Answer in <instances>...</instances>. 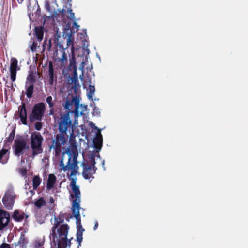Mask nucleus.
<instances>
[{"mask_svg": "<svg viewBox=\"0 0 248 248\" xmlns=\"http://www.w3.org/2000/svg\"><path fill=\"white\" fill-rule=\"evenodd\" d=\"M72 98V100L67 98L65 102L63 104L66 112L63 114H61L58 121V133L52 139L51 144L48 145L49 151L53 148L56 156L60 155L62 146L67 144L69 136L71 137L73 135V124L69 115L70 112H73L70 110V107L72 106L75 99L73 96Z\"/></svg>", "mask_w": 248, "mask_h": 248, "instance_id": "nucleus-1", "label": "nucleus"}, {"mask_svg": "<svg viewBox=\"0 0 248 248\" xmlns=\"http://www.w3.org/2000/svg\"><path fill=\"white\" fill-rule=\"evenodd\" d=\"M53 57L55 60L59 62L61 68L64 67L62 71L64 78H78L76 57L73 51L71 56H70L69 64L66 68L65 66L67 64L68 59L64 49H57L54 53Z\"/></svg>", "mask_w": 248, "mask_h": 248, "instance_id": "nucleus-2", "label": "nucleus"}, {"mask_svg": "<svg viewBox=\"0 0 248 248\" xmlns=\"http://www.w3.org/2000/svg\"><path fill=\"white\" fill-rule=\"evenodd\" d=\"M69 227L63 224L58 229H51L49 238L51 242V248H66L71 245L72 238L68 239Z\"/></svg>", "mask_w": 248, "mask_h": 248, "instance_id": "nucleus-3", "label": "nucleus"}, {"mask_svg": "<svg viewBox=\"0 0 248 248\" xmlns=\"http://www.w3.org/2000/svg\"><path fill=\"white\" fill-rule=\"evenodd\" d=\"M62 145V146H64ZM62 148V147H61ZM51 149L53 150V154L55 156L56 158H59L60 157L62 152H61L60 155L59 156H56L55 155L54 150L52 148ZM62 151V149H61V151ZM66 152L68 154V161L67 163V164L65 165L64 163V156L65 155V152H63L62 153V156L61 157L60 162H59V166L60 167V170H63L64 172H65L67 170H71V172L69 173V172L67 173V176L68 178L72 177L73 176L76 175L78 171V161L77 160V155L76 153H73V155H72L71 153L70 152L69 149L68 148L66 150Z\"/></svg>", "mask_w": 248, "mask_h": 248, "instance_id": "nucleus-4", "label": "nucleus"}, {"mask_svg": "<svg viewBox=\"0 0 248 248\" xmlns=\"http://www.w3.org/2000/svg\"><path fill=\"white\" fill-rule=\"evenodd\" d=\"M30 139L33 156L42 153L43 151L42 143L44 139L41 134L39 132H34L31 134Z\"/></svg>", "mask_w": 248, "mask_h": 248, "instance_id": "nucleus-5", "label": "nucleus"}, {"mask_svg": "<svg viewBox=\"0 0 248 248\" xmlns=\"http://www.w3.org/2000/svg\"><path fill=\"white\" fill-rule=\"evenodd\" d=\"M95 157L94 155H91L90 162L83 163L82 164L83 167L82 174L83 177L85 179L94 178L93 175L96 173L97 170V168L95 166L96 164Z\"/></svg>", "mask_w": 248, "mask_h": 248, "instance_id": "nucleus-6", "label": "nucleus"}, {"mask_svg": "<svg viewBox=\"0 0 248 248\" xmlns=\"http://www.w3.org/2000/svg\"><path fill=\"white\" fill-rule=\"evenodd\" d=\"M69 178L71 180L70 186L71 187L73 193V194H70V197L74 199L72 201V207L74 209L75 207L77 208L80 206L81 193L79 186L76 185L77 178H72V177Z\"/></svg>", "mask_w": 248, "mask_h": 248, "instance_id": "nucleus-7", "label": "nucleus"}, {"mask_svg": "<svg viewBox=\"0 0 248 248\" xmlns=\"http://www.w3.org/2000/svg\"><path fill=\"white\" fill-rule=\"evenodd\" d=\"M80 209V207H77V208H74V209L73 207H71V210L72 212V214L74 217H75L76 220V223L77 225V227L78 228L77 232V237H76V241L78 243V248L81 246V243L82 241V233L84 231V229L82 228L81 225V217L79 213V209Z\"/></svg>", "mask_w": 248, "mask_h": 248, "instance_id": "nucleus-8", "label": "nucleus"}, {"mask_svg": "<svg viewBox=\"0 0 248 248\" xmlns=\"http://www.w3.org/2000/svg\"><path fill=\"white\" fill-rule=\"evenodd\" d=\"M46 106L44 103L35 104L32 108L30 118L34 120L41 121L44 117Z\"/></svg>", "mask_w": 248, "mask_h": 248, "instance_id": "nucleus-9", "label": "nucleus"}, {"mask_svg": "<svg viewBox=\"0 0 248 248\" xmlns=\"http://www.w3.org/2000/svg\"><path fill=\"white\" fill-rule=\"evenodd\" d=\"M13 148L15 155L19 157L24 154L25 150L29 149V146L27 144L25 139L20 137L15 140Z\"/></svg>", "mask_w": 248, "mask_h": 248, "instance_id": "nucleus-10", "label": "nucleus"}, {"mask_svg": "<svg viewBox=\"0 0 248 248\" xmlns=\"http://www.w3.org/2000/svg\"><path fill=\"white\" fill-rule=\"evenodd\" d=\"M16 195L13 190L9 189L5 192L2 198V202L5 208L8 210L12 209Z\"/></svg>", "mask_w": 248, "mask_h": 248, "instance_id": "nucleus-11", "label": "nucleus"}, {"mask_svg": "<svg viewBox=\"0 0 248 248\" xmlns=\"http://www.w3.org/2000/svg\"><path fill=\"white\" fill-rule=\"evenodd\" d=\"M67 82L70 84V90L76 96L80 93L81 86L79 84L78 78H67Z\"/></svg>", "mask_w": 248, "mask_h": 248, "instance_id": "nucleus-12", "label": "nucleus"}, {"mask_svg": "<svg viewBox=\"0 0 248 248\" xmlns=\"http://www.w3.org/2000/svg\"><path fill=\"white\" fill-rule=\"evenodd\" d=\"M10 220V214L2 209H0V230L7 227Z\"/></svg>", "mask_w": 248, "mask_h": 248, "instance_id": "nucleus-13", "label": "nucleus"}, {"mask_svg": "<svg viewBox=\"0 0 248 248\" xmlns=\"http://www.w3.org/2000/svg\"><path fill=\"white\" fill-rule=\"evenodd\" d=\"M90 124L91 125H93L94 126V128L98 130V132L96 135V137L93 139V144L94 145V148L96 150H99L101 149L103 143L102 135L101 134L100 129L95 126L93 123L91 122Z\"/></svg>", "mask_w": 248, "mask_h": 248, "instance_id": "nucleus-14", "label": "nucleus"}, {"mask_svg": "<svg viewBox=\"0 0 248 248\" xmlns=\"http://www.w3.org/2000/svg\"><path fill=\"white\" fill-rule=\"evenodd\" d=\"M17 64V60L16 58H12L10 66V78H16V72L20 70V67Z\"/></svg>", "mask_w": 248, "mask_h": 248, "instance_id": "nucleus-15", "label": "nucleus"}, {"mask_svg": "<svg viewBox=\"0 0 248 248\" xmlns=\"http://www.w3.org/2000/svg\"><path fill=\"white\" fill-rule=\"evenodd\" d=\"M11 217L15 221L19 222L22 221L24 218H27L29 216L22 211L16 210L14 211Z\"/></svg>", "mask_w": 248, "mask_h": 248, "instance_id": "nucleus-16", "label": "nucleus"}, {"mask_svg": "<svg viewBox=\"0 0 248 248\" xmlns=\"http://www.w3.org/2000/svg\"><path fill=\"white\" fill-rule=\"evenodd\" d=\"M36 78H27L26 84H30L26 88V95L29 98H31L32 96L34 90L33 84Z\"/></svg>", "mask_w": 248, "mask_h": 248, "instance_id": "nucleus-17", "label": "nucleus"}, {"mask_svg": "<svg viewBox=\"0 0 248 248\" xmlns=\"http://www.w3.org/2000/svg\"><path fill=\"white\" fill-rule=\"evenodd\" d=\"M19 117L20 121L24 125H26L27 123V110L26 108V105L25 103H22L21 105L19 107Z\"/></svg>", "mask_w": 248, "mask_h": 248, "instance_id": "nucleus-18", "label": "nucleus"}, {"mask_svg": "<svg viewBox=\"0 0 248 248\" xmlns=\"http://www.w3.org/2000/svg\"><path fill=\"white\" fill-rule=\"evenodd\" d=\"M8 150L4 148H2L0 151V163L2 164H6L9 158V155L8 153Z\"/></svg>", "mask_w": 248, "mask_h": 248, "instance_id": "nucleus-19", "label": "nucleus"}, {"mask_svg": "<svg viewBox=\"0 0 248 248\" xmlns=\"http://www.w3.org/2000/svg\"><path fill=\"white\" fill-rule=\"evenodd\" d=\"M80 70L81 71V74L79 75L78 78H93L95 76L92 68H86L85 71L83 67H82L80 69Z\"/></svg>", "mask_w": 248, "mask_h": 248, "instance_id": "nucleus-20", "label": "nucleus"}, {"mask_svg": "<svg viewBox=\"0 0 248 248\" xmlns=\"http://www.w3.org/2000/svg\"><path fill=\"white\" fill-rule=\"evenodd\" d=\"M34 33L36 38L39 41L42 40L44 36V27L42 26H37L35 27Z\"/></svg>", "mask_w": 248, "mask_h": 248, "instance_id": "nucleus-21", "label": "nucleus"}, {"mask_svg": "<svg viewBox=\"0 0 248 248\" xmlns=\"http://www.w3.org/2000/svg\"><path fill=\"white\" fill-rule=\"evenodd\" d=\"M56 181V177L53 174H50L46 184V188L50 190L53 188Z\"/></svg>", "mask_w": 248, "mask_h": 248, "instance_id": "nucleus-22", "label": "nucleus"}, {"mask_svg": "<svg viewBox=\"0 0 248 248\" xmlns=\"http://www.w3.org/2000/svg\"><path fill=\"white\" fill-rule=\"evenodd\" d=\"M45 242V236L42 238H37L33 242V248H44V245Z\"/></svg>", "mask_w": 248, "mask_h": 248, "instance_id": "nucleus-23", "label": "nucleus"}, {"mask_svg": "<svg viewBox=\"0 0 248 248\" xmlns=\"http://www.w3.org/2000/svg\"><path fill=\"white\" fill-rule=\"evenodd\" d=\"M29 74L27 78H36L37 76L40 78L39 73L37 71V69L34 65H31L28 72Z\"/></svg>", "mask_w": 248, "mask_h": 248, "instance_id": "nucleus-24", "label": "nucleus"}, {"mask_svg": "<svg viewBox=\"0 0 248 248\" xmlns=\"http://www.w3.org/2000/svg\"><path fill=\"white\" fill-rule=\"evenodd\" d=\"M27 244L24 235L22 234L18 242L15 243L14 245L16 247L19 245L21 248H26L27 247Z\"/></svg>", "mask_w": 248, "mask_h": 248, "instance_id": "nucleus-25", "label": "nucleus"}, {"mask_svg": "<svg viewBox=\"0 0 248 248\" xmlns=\"http://www.w3.org/2000/svg\"><path fill=\"white\" fill-rule=\"evenodd\" d=\"M46 201L43 197L39 198L34 203V205L37 209H40L42 206H46Z\"/></svg>", "mask_w": 248, "mask_h": 248, "instance_id": "nucleus-26", "label": "nucleus"}, {"mask_svg": "<svg viewBox=\"0 0 248 248\" xmlns=\"http://www.w3.org/2000/svg\"><path fill=\"white\" fill-rule=\"evenodd\" d=\"M55 222L51 229H58L60 227L64 221L63 219H61L60 217H55L54 218Z\"/></svg>", "mask_w": 248, "mask_h": 248, "instance_id": "nucleus-27", "label": "nucleus"}, {"mask_svg": "<svg viewBox=\"0 0 248 248\" xmlns=\"http://www.w3.org/2000/svg\"><path fill=\"white\" fill-rule=\"evenodd\" d=\"M41 181V179L39 176L36 175L33 177L32 180L33 189L36 190L37 188L40 184Z\"/></svg>", "mask_w": 248, "mask_h": 248, "instance_id": "nucleus-28", "label": "nucleus"}, {"mask_svg": "<svg viewBox=\"0 0 248 248\" xmlns=\"http://www.w3.org/2000/svg\"><path fill=\"white\" fill-rule=\"evenodd\" d=\"M43 46V51L46 50L48 51H50L51 48V40H49L47 41V40L45 39Z\"/></svg>", "mask_w": 248, "mask_h": 248, "instance_id": "nucleus-29", "label": "nucleus"}, {"mask_svg": "<svg viewBox=\"0 0 248 248\" xmlns=\"http://www.w3.org/2000/svg\"><path fill=\"white\" fill-rule=\"evenodd\" d=\"M95 92V87L93 85H90L87 89V96L89 99L92 98L93 95Z\"/></svg>", "mask_w": 248, "mask_h": 248, "instance_id": "nucleus-30", "label": "nucleus"}, {"mask_svg": "<svg viewBox=\"0 0 248 248\" xmlns=\"http://www.w3.org/2000/svg\"><path fill=\"white\" fill-rule=\"evenodd\" d=\"M48 75L49 76V78H54V68H53V63L51 61H50L48 62Z\"/></svg>", "mask_w": 248, "mask_h": 248, "instance_id": "nucleus-31", "label": "nucleus"}, {"mask_svg": "<svg viewBox=\"0 0 248 248\" xmlns=\"http://www.w3.org/2000/svg\"><path fill=\"white\" fill-rule=\"evenodd\" d=\"M72 37V36L71 34H69L68 35V38L67 39V45L68 46H71L72 48H73L74 41Z\"/></svg>", "mask_w": 248, "mask_h": 248, "instance_id": "nucleus-32", "label": "nucleus"}, {"mask_svg": "<svg viewBox=\"0 0 248 248\" xmlns=\"http://www.w3.org/2000/svg\"><path fill=\"white\" fill-rule=\"evenodd\" d=\"M67 13L69 15L67 17L70 20H73L75 19V14L72 12V10L71 8H69L67 10Z\"/></svg>", "mask_w": 248, "mask_h": 248, "instance_id": "nucleus-33", "label": "nucleus"}, {"mask_svg": "<svg viewBox=\"0 0 248 248\" xmlns=\"http://www.w3.org/2000/svg\"><path fill=\"white\" fill-rule=\"evenodd\" d=\"M46 101L48 104L49 108L54 107V104L52 101V97L51 96H49L46 98Z\"/></svg>", "mask_w": 248, "mask_h": 248, "instance_id": "nucleus-34", "label": "nucleus"}, {"mask_svg": "<svg viewBox=\"0 0 248 248\" xmlns=\"http://www.w3.org/2000/svg\"><path fill=\"white\" fill-rule=\"evenodd\" d=\"M15 135V130H13L12 131L10 134L9 137L7 138V140L9 142H12L14 138Z\"/></svg>", "mask_w": 248, "mask_h": 248, "instance_id": "nucleus-35", "label": "nucleus"}, {"mask_svg": "<svg viewBox=\"0 0 248 248\" xmlns=\"http://www.w3.org/2000/svg\"><path fill=\"white\" fill-rule=\"evenodd\" d=\"M42 128V123L41 122H37L35 124V128L37 130H40Z\"/></svg>", "mask_w": 248, "mask_h": 248, "instance_id": "nucleus-36", "label": "nucleus"}, {"mask_svg": "<svg viewBox=\"0 0 248 248\" xmlns=\"http://www.w3.org/2000/svg\"><path fill=\"white\" fill-rule=\"evenodd\" d=\"M54 207V199L52 197L49 198V208L51 210Z\"/></svg>", "mask_w": 248, "mask_h": 248, "instance_id": "nucleus-37", "label": "nucleus"}, {"mask_svg": "<svg viewBox=\"0 0 248 248\" xmlns=\"http://www.w3.org/2000/svg\"><path fill=\"white\" fill-rule=\"evenodd\" d=\"M45 7L47 11H48L49 12H51L50 5L48 1H46L45 4Z\"/></svg>", "mask_w": 248, "mask_h": 248, "instance_id": "nucleus-38", "label": "nucleus"}, {"mask_svg": "<svg viewBox=\"0 0 248 248\" xmlns=\"http://www.w3.org/2000/svg\"><path fill=\"white\" fill-rule=\"evenodd\" d=\"M20 173L23 176H26L27 175V170L26 168H21L20 169L19 171Z\"/></svg>", "mask_w": 248, "mask_h": 248, "instance_id": "nucleus-39", "label": "nucleus"}, {"mask_svg": "<svg viewBox=\"0 0 248 248\" xmlns=\"http://www.w3.org/2000/svg\"><path fill=\"white\" fill-rule=\"evenodd\" d=\"M37 43H36L34 41H33L31 47V49L32 52L35 51L36 49V46H37Z\"/></svg>", "mask_w": 248, "mask_h": 248, "instance_id": "nucleus-40", "label": "nucleus"}, {"mask_svg": "<svg viewBox=\"0 0 248 248\" xmlns=\"http://www.w3.org/2000/svg\"><path fill=\"white\" fill-rule=\"evenodd\" d=\"M0 248H11V247L9 244L3 243L0 245Z\"/></svg>", "mask_w": 248, "mask_h": 248, "instance_id": "nucleus-41", "label": "nucleus"}, {"mask_svg": "<svg viewBox=\"0 0 248 248\" xmlns=\"http://www.w3.org/2000/svg\"><path fill=\"white\" fill-rule=\"evenodd\" d=\"M73 27L78 29L79 27V26L76 22H74L73 24Z\"/></svg>", "mask_w": 248, "mask_h": 248, "instance_id": "nucleus-42", "label": "nucleus"}, {"mask_svg": "<svg viewBox=\"0 0 248 248\" xmlns=\"http://www.w3.org/2000/svg\"><path fill=\"white\" fill-rule=\"evenodd\" d=\"M50 109L49 111V114L50 115H53L54 113V110L53 108H50Z\"/></svg>", "mask_w": 248, "mask_h": 248, "instance_id": "nucleus-43", "label": "nucleus"}, {"mask_svg": "<svg viewBox=\"0 0 248 248\" xmlns=\"http://www.w3.org/2000/svg\"><path fill=\"white\" fill-rule=\"evenodd\" d=\"M57 78H49V83L50 84L53 85L54 79H56ZM55 81L56 82V80H55Z\"/></svg>", "mask_w": 248, "mask_h": 248, "instance_id": "nucleus-44", "label": "nucleus"}, {"mask_svg": "<svg viewBox=\"0 0 248 248\" xmlns=\"http://www.w3.org/2000/svg\"><path fill=\"white\" fill-rule=\"evenodd\" d=\"M98 227V223L97 221H96L94 226V230H95Z\"/></svg>", "mask_w": 248, "mask_h": 248, "instance_id": "nucleus-45", "label": "nucleus"}, {"mask_svg": "<svg viewBox=\"0 0 248 248\" xmlns=\"http://www.w3.org/2000/svg\"><path fill=\"white\" fill-rule=\"evenodd\" d=\"M10 79L11 80L10 81L11 82V86L13 88V82L16 80V78H10Z\"/></svg>", "mask_w": 248, "mask_h": 248, "instance_id": "nucleus-46", "label": "nucleus"}, {"mask_svg": "<svg viewBox=\"0 0 248 248\" xmlns=\"http://www.w3.org/2000/svg\"><path fill=\"white\" fill-rule=\"evenodd\" d=\"M74 113H75V116H76V117L78 116V110L77 107H76Z\"/></svg>", "mask_w": 248, "mask_h": 248, "instance_id": "nucleus-47", "label": "nucleus"}, {"mask_svg": "<svg viewBox=\"0 0 248 248\" xmlns=\"http://www.w3.org/2000/svg\"><path fill=\"white\" fill-rule=\"evenodd\" d=\"M62 14H64L66 12V10L64 9H62L61 11H60Z\"/></svg>", "mask_w": 248, "mask_h": 248, "instance_id": "nucleus-48", "label": "nucleus"}, {"mask_svg": "<svg viewBox=\"0 0 248 248\" xmlns=\"http://www.w3.org/2000/svg\"><path fill=\"white\" fill-rule=\"evenodd\" d=\"M24 0H17V1H18V2L19 3H22V2Z\"/></svg>", "mask_w": 248, "mask_h": 248, "instance_id": "nucleus-49", "label": "nucleus"}, {"mask_svg": "<svg viewBox=\"0 0 248 248\" xmlns=\"http://www.w3.org/2000/svg\"><path fill=\"white\" fill-rule=\"evenodd\" d=\"M3 79H4V81H5V82H6V84H7V83H8V78H7V80H5V78H3Z\"/></svg>", "mask_w": 248, "mask_h": 248, "instance_id": "nucleus-50", "label": "nucleus"}, {"mask_svg": "<svg viewBox=\"0 0 248 248\" xmlns=\"http://www.w3.org/2000/svg\"><path fill=\"white\" fill-rule=\"evenodd\" d=\"M84 78H81L80 79H81L82 81L84 80Z\"/></svg>", "mask_w": 248, "mask_h": 248, "instance_id": "nucleus-51", "label": "nucleus"}]
</instances>
